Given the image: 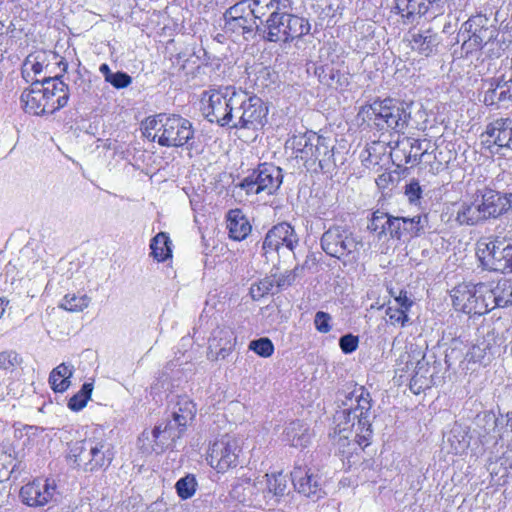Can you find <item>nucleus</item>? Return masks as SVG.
Instances as JSON below:
<instances>
[{
  "label": "nucleus",
  "instance_id": "f257e3e1",
  "mask_svg": "<svg viewBox=\"0 0 512 512\" xmlns=\"http://www.w3.org/2000/svg\"><path fill=\"white\" fill-rule=\"evenodd\" d=\"M371 402L370 393L363 386H355L345 395L342 401L344 408L334 415V438L340 453L351 454L357 446L369 445L374 418Z\"/></svg>",
  "mask_w": 512,
  "mask_h": 512
},
{
  "label": "nucleus",
  "instance_id": "f03ea898",
  "mask_svg": "<svg viewBox=\"0 0 512 512\" xmlns=\"http://www.w3.org/2000/svg\"><path fill=\"white\" fill-rule=\"evenodd\" d=\"M143 134L162 147L192 148L195 129L188 119L180 115L160 113L145 120Z\"/></svg>",
  "mask_w": 512,
  "mask_h": 512
},
{
  "label": "nucleus",
  "instance_id": "7ed1b4c3",
  "mask_svg": "<svg viewBox=\"0 0 512 512\" xmlns=\"http://www.w3.org/2000/svg\"><path fill=\"white\" fill-rule=\"evenodd\" d=\"M364 118L379 130L392 129L404 133L411 116L410 107L393 99L374 101L362 108Z\"/></svg>",
  "mask_w": 512,
  "mask_h": 512
},
{
  "label": "nucleus",
  "instance_id": "20e7f679",
  "mask_svg": "<svg viewBox=\"0 0 512 512\" xmlns=\"http://www.w3.org/2000/svg\"><path fill=\"white\" fill-rule=\"evenodd\" d=\"M498 36L497 21L485 14H476L465 21L459 32L458 41H462L461 50L465 56L481 50Z\"/></svg>",
  "mask_w": 512,
  "mask_h": 512
},
{
  "label": "nucleus",
  "instance_id": "39448f33",
  "mask_svg": "<svg viewBox=\"0 0 512 512\" xmlns=\"http://www.w3.org/2000/svg\"><path fill=\"white\" fill-rule=\"evenodd\" d=\"M307 19L289 12H271L264 24V38L270 42H290L310 32Z\"/></svg>",
  "mask_w": 512,
  "mask_h": 512
},
{
  "label": "nucleus",
  "instance_id": "423d86ee",
  "mask_svg": "<svg viewBox=\"0 0 512 512\" xmlns=\"http://www.w3.org/2000/svg\"><path fill=\"white\" fill-rule=\"evenodd\" d=\"M321 248L329 256L342 260L355 259L362 240L344 225H333L321 237Z\"/></svg>",
  "mask_w": 512,
  "mask_h": 512
},
{
  "label": "nucleus",
  "instance_id": "0eeeda50",
  "mask_svg": "<svg viewBox=\"0 0 512 512\" xmlns=\"http://www.w3.org/2000/svg\"><path fill=\"white\" fill-rule=\"evenodd\" d=\"M70 457L84 471L93 472L109 466L113 460V453L105 441L86 439L74 444Z\"/></svg>",
  "mask_w": 512,
  "mask_h": 512
},
{
  "label": "nucleus",
  "instance_id": "6e6552de",
  "mask_svg": "<svg viewBox=\"0 0 512 512\" xmlns=\"http://www.w3.org/2000/svg\"><path fill=\"white\" fill-rule=\"evenodd\" d=\"M282 181L283 173L280 167L272 163H262L242 180L239 187L248 195H257L262 192L272 195L280 188Z\"/></svg>",
  "mask_w": 512,
  "mask_h": 512
},
{
  "label": "nucleus",
  "instance_id": "1a4fd4ad",
  "mask_svg": "<svg viewBox=\"0 0 512 512\" xmlns=\"http://www.w3.org/2000/svg\"><path fill=\"white\" fill-rule=\"evenodd\" d=\"M477 255L483 266L491 271L512 273V240H490L478 246Z\"/></svg>",
  "mask_w": 512,
  "mask_h": 512
},
{
  "label": "nucleus",
  "instance_id": "9d476101",
  "mask_svg": "<svg viewBox=\"0 0 512 512\" xmlns=\"http://www.w3.org/2000/svg\"><path fill=\"white\" fill-rule=\"evenodd\" d=\"M298 243L299 238L294 228L286 222L279 223L273 226L264 238L263 256L267 262H275L281 252H293Z\"/></svg>",
  "mask_w": 512,
  "mask_h": 512
},
{
  "label": "nucleus",
  "instance_id": "9b49d317",
  "mask_svg": "<svg viewBox=\"0 0 512 512\" xmlns=\"http://www.w3.org/2000/svg\"><path fill=\"white\" fill-rule=\"evenodd\" d=\"M234 91L235 87L233 86L204 91L200 100L203 116L209 122L224 126V121L228 115L227 110L232 100L230 96Z\"/></svg>",
  "mask_w": 512,
  "mask_h": 512
},
{
  "label": "nucleus",
  "instance_id": "f8f14e48",
  "mask_svg": "<svg viewBox=\"0 0 512 512\" xmlns=\"http://www.w3.org/2000/svg\"><path fill=\"white\" fill-rule=\"evenodd\" d=\"M188 426L186 423L176 422L175 417L169 415L162 423L155 426L151 433L144 431L139 441L149 440L151 435L153 438L151 449L159 454L172 447L184 435Z\"/></svg>",
  "mask_w": 512,
  "mask_h": 512
},
{
  "label": "nucleus",
  "instance_id": "ddd939ff",
  "mask_svg": "<svg viewBox=\"0 0 512 512\" xmlns=\"http://www.w3.org/2000/svg\"><path fill=\"white\" fill-rule=\"evenodd\" d=\"M482 102L494 110L512 106V75L501 74L484 81Z\"/></svg>",
  "mask_w": 512,
  "mask_h": 512
},
{
  "label": "nucleus",
  "instance_id": "4468645a",
  "mask_svg": "<svg viewBox=\"0 0 512 512\" xmlns=\"http://www.w3.org/2000/svg\"><path fill=\"white\" fill-rule=\"evenodd\" d=\"M239 441L228 434L216 440L210 448L208 461L218 472H225L238 464Z\"/></svg>",
  "mask_w": 512,
  "mask_h": 512
},
{
  "label": "nucleus",
  "instance_id": "2eb2a0df",
  "mask_svg": "<svg viewBox=\"0 0 512 512\" xmlns=\"http://www.w3.org/2000/svg\"><path fill=\"white\" fill-rule=\"evenodd\" d=\"M56 489L53 480L37 478L23 485L19 496L21 501L29 507H42L53 500Z\"/></svg>",
  "mask_w": 512,
  "mask_h": 512
},
{
  "label": "nucleus",
  "instance_id": "dca6fc26",
  "mask_svg": "<svg viewBox=\"0 0 512 512\" xmlns=\"http://www.w3.org/2000/svg\"><path fill=\"white\" fill-rule=\"evenodd\" d=\"M268 107L264 101L246 92V101L242 112V121L233 124L235 129L258 130L267 122Z\"/></svg>",
  "mask_w": 512,
  "mask_h": 512
},
{
  "label": "nucleus",
  "instance_id": "f3484780",
  "mask_svg": "<svg viewBox=\"0 0 512 512\" xmlns=\"http://www.w3.org/2000/svg\"><path fill=\"white\" fill-rule=\"evenodd\" d=\"M478 189L467 199L453 205L455 221L460 226H476L486 222Z\"/></svg>",
  "mask_w": 512,
  "mask_h": 512
},
{
  "label": "nucleus",
  "instance_id": "a211bd4d",
  "mask_svg": "<svg viewBox=\"0 0 512 512\" xmlns=\"http://www.w3.org/2000/svg\"><path fill=\"white\" fill-rule=\"evenodd\" d=\"M486 221L512 210V193H501L488 187L478 189Z\"/></svg>",
  "mask_w": 512,
  "mask_h": 512
},
{
  "label": "nucleus",
  "instance_id": "6ab92c4d",
  "mask_svg": "<svg viewBox=\"0 0 512 512\" xmlns=\"http://www.w3.org/2000/svg\"><path fill=\"white\" fill-rule=\"evenodd\" d=\"M291 478L294 488L313 501L321 499L326 494L323 489L322 478L310 469L305 470L304 468L297 467L291 473Z\"/></svg>",
  "mask_w": 512,
  "mask_h": 512
},
{
  "label": "nucleus",
  "instance_id": "aec40b11",
  "mask_svg": "<svg viewBox=\"0 0 512 512\" xmlns=\"http://www.w3.org/2000/svg\"><path fill=\"white\" fill-rule=\"evenodd\" d=\"M478 296V284L462 283L451 291L454 308L469 315H478V310L482 308Z\"/></svg>",
  "mask_w": 512,
  "mask_h": 512
},
{
  "label": "nucleus",
  "instance_id": "412c9836",
  "mask_svg": "<svg viewBox=\"0 0 512 512\" xmlns=\"http://www.w3.org/2000/svg\"><path fill=\"white\" fill-rule=\"evenodd\" d=\"M41 84L45 92L48 114H53L66 106L69 99V88L60 79V76L45 78L41 81Z\"/></svg>",
  "mask_w": 512,
  "mask_h": 512
},
{
  "label": "nucleus",
  "instance_id": "4be33fe9",
  "mask_svg": "<svg viewBox=\"0 0 512 512\" xmlns=\"http://www.w3.org/2000/svg\"><path fill=\"white\" fill-rule=\"evenodd\" d=\"M236 336L228 326L217 327L209 339L208 358L212 360L225 359L233 350Z\"/></svg>",
  "mask_w": 512,
  "mask_h": 512
},
{
  "label": "nucleus",
  "instance_id": "5701e85b",
  "mask_svg": "<svg viewBox=\"0 0 512 512\" xmlns=\"http://www.w3.org/2000/svg\"><path fill=\"white\" fill-rule=\"evenodd\" d=\"M421 220L420 215L411 218L389 216L386 220L387 232L392 238L396 239L416 237L423 229Z\"/></svg>",
  "mask_w": 512,
  "mask_h": 512
},
{
  "label": "nucleus",
  "instance_id": "b1692460",
  "mask_svg": "<svg viewBox=\"0 0 512 512\" xmlns=\"http://www.w3.org/2000/svg\"><path fill=\"white\" fill-rule=\"evenodd\" d=\"M486 135L499 148L512 151V118L509 116L494 119L486 126Z\"/></svg>",
  "mask_w": 512,
  "mask_h": 512
},
{
  "label": "nucleus",
  "instance_id": "393cba45",
  "mask_svg": "<svg viewBox=\"0 0 512 512\" xmlns=\"http://www.w3.org/2000/svg\"><path fill=\"white\" fill-rule=\"evenodd\" d=\"M441 0H395V9L404 19V23L412 24L417 18L425 15L433 5Z\"/></svg>",
  "mask_w": 512,
  "mask_h": 512
},
{
  "label": "nucleus",
  "instance_id": "a878e982",
  "mask_svg": "<svg viewBox=\"0 0 512 512\" xmlns=\"http://www.w3.org/2000/svg\"><path fill=\"white\" fill-rule=\"evenodd\" d=\"M21 102L27 113L33 115L48 114L45 92L41 81H35L31 84L29 89H26L21 94Z\"/></svg>",
  "mask_w": 512,
  "mask_h": 512
},
{
  "label": "nucleus",
  "instance_id": "bb28decb",
  "mask_svg": "<svg viewBox=\"0 0 512 512\" xmlns=\"http://www.w3.org/2000/svg\"><path fill=\"white\" fill-rule=\"evenodd\" d=\"M317 134L309 131L303 134L293 135L287 142L286 148L292 150V154L296 159L309 163L313 155V146Z\"/></svg>",
  "mask_w": 512,
  "mask_h": 512
},
{
  "label": "nucleus",
  "instance_id": "cd10ccee",
  "mask_svg": "<svg viewBox=\"0 0 512 512\" xmlns=\"http://www.w3.org/2000/svg\"><path fill=\"white\" fill-rule=\"evenodd\" d=\"M319 164L321 169H330L336 166V159L334 155V146L328 138L317 135L314 146L313 155L310 164Z\"/></svg>",
  "mask_w": 512,
  "mask_h": 512
},
{
  "label": "nucleus",
  "instance_id": "c85d7f7f",
  "mask_svg": "<svg viewBox=\"0 0 512 512\" xmlns=\"http://www.w3.org/2000/svg\"><path fill=\"white\" fill-rule=\"evenodd\" d=\"M229 237L236 241L244 240L251 232V225L240 209H233L227 215Z\"/></svg>",
  "mask_w": 512,
  "mask_h": 512
},
{
  "label": "nucleus",
  "instance_id": "c756f323",
  "mask_svg": "<svg viewBox=\"0 0 512 512\" xmlns=\"http://www.w3.org/2000/svg\"><path fill=\"white\" fill-rule=\"evenodd\" d=\"M285 440L296 448L306 447L311 440V433L306 423L296 420L287 425L284 430Z\"/></svg>",
  "mask_w": 512,
  "mask_h": 512
},
{
  "label": "nucleus",
  "instance_id": "7c9ffc66",
  "mask_svg": "<svg viewBox=\"0 0 512 512\" xmlns=\"http://www.w3.org/2000/svg\"><path fill=\"white\" fill-rule=\"evenodd\" d=\"M74 368L71 365L61 363L55 367L49 375V383L54 392L63 393L65 392L71 382L70 378L73 376Z\"/></svg>",
  "mask_w": 512,
  "mask_h": 512
},
{
  "label": "nucleus",
  "instance_id": "2f4dec72",
  "mask_svg": "<svg viewBox=\"0 0 512 512\" xmlns=\"http://www.w3.org/2000/svg\"><path fill=\"white\" fill-rule=\"evenodd\" d=\"M196 405L186 396L179 397L172 407L170 415L175 417L176 422L190 425L196 416Z\"/></svg>",
  "mask_w": 512,
  "mask_h": 512
},
{
  "label": "nucleus",
  "instance_id": "473e14b6",
  "mask_svg": "<svg viewBox=\"0 0 512 512\" xmlns=\"http://www.w3.org/2000/svg\"><path fill=\"white\" fill-rule=\"evenodd\" d=\"M230 96L231 102L227 110V117L224 121V126L234 128L233 124L236 121H242V112L246 101V91L235 88V91Z\"/></svg>",
  "mask_w": 512,
  "mask_h": 512
},
{
  "label": "nucleus",
  "instance_id": "72a5a7b5",
  "mask_svg": "<svg viewBox=\"0 0 512 512\" xmlns=\"http://www.w3.org/2000/svg\"><path fill=\"white\" fill-rule=\"evenodd\" d=\"M410 42L413 50L425 56H429L438 44L436 34L431 33L430 30L414 32Z\"/></svg>",
  "mask_w": 512,
  "mask_h": 512
},
{
  "label": "nucleus",
  "instance_id": "f704fd0d",
  "mask_svg": "<svg viewBox=\"0 0 512 512\" xmlns=\"http://www.w3.org/2000/svg\"><path fill=\"white\" fill-rule=\"evenodd\" d=\"M267 491L264 498L272 499L274 497L284 496L288 488L287 476L283 473L266 474Z\"/></svg>",
  "mask_w": 512,
  "mask_h": 512
},
{
  "label": "nucleus",
  "instance_id": "c9c22d12",
  "mask_svg": "<svg viewBox=\"0 0 512 512\" xmlns=\"http://www.w3.org/2000/svg\"><path fill=\"white\" fill-rule=\"evenodd\" d=\"M171 241L165 232L158 233L150 244L152 256L159 262H163L172 255Z\"/></svg>",
  "mask_w": 512,
  "mask_h": 512
},
{
  "label": "nucleus",
  "instance_id": "e433bc0d",
  "mask_svg": "<svg viewBox=\"0 0 512 512\" xmlns=\"http://www.w3.org/2000/svg\"><path fill=\"white\" fill-rule=\"evenodd\" d=\"M224 28L226 31H230L239 35L252 33L254 28L259 30V26L257 25L256 19L253 16L235 19H224Z\"/></svg>",
  "mask_w": 512,
  "mask_h": 512
},
{
  "label": "nucleus",
  "instance_id": "4c0bfd02",
  "mask_svg": "<svg viewBox=\"0 0 512 512\" xmlns=\"http://www.w3.org/2000/svg\"><path fill=\"white\" fill-rule=\"evenodd\" d=\"M478 292L479 304H482V308L478 310V315H483L494 308H498V306H496V296L493 288L490 289L487 285L479 283Z\"/></svg>",
  "mask_w": 512,
  "mask_h": 512
},
{
  "label": "nucleus",
  "instance_id": "58836bf2",
  "mask_svg": "<svg viewBox=\"0 0 512 512\" xmlns=\"http://www.w3.org/2000/svg\"><path fill=\"white\" fill-rule=\"evenodd\" d=\"M90 304V298L87 295L77 296L76 294H67L61 301L60 307L71 312H80Z\"/></svg>",
  "mask_w": 512,
  "mask_h": 512
},
{
  "label": "nucleus",
  "instance_id": "ea45409f",
  "mask_svg": "<svg viewBox=\"0 0 512 512\" xmlns=\"http://www.w3.org/2000/svg\"><path fill=\"white\" fill-rule=\"evenodd\" d=\"M256 483H252L250 479H241L232 488L233 497L240 502L253 501L252 496L255 494Z\"/></svg>",
  "mask_w": 512,
  "mask_h": 512
},
{
  "label": "nucleus",
  "instance_id": "a19ab883",
  "mask_svg": "<svg viewBox=\"0 0 512 512\" xmlns=\"http://www.w3.org/2000/svg\"><path fill=\"white\" fill-rule=\"evenodd\" d=\"M496 296V306L505 308L512 305V284L509 281H500L493 288Z\"/></svg>",
  "mask_w": 512,
  "mask_h": 512
},
{
  "label": "nucleus",
  "instance_id": "79ce46f5",
  "mask_svg": "<svg viewBox=\"0 0 512 512\" xmlns=\"http://www.w3.org/2000/svg\"><path fill=\"white\" fill-rule=\"evenodd\" d=\"M93 391L92 383H84L80 391H78L75 395H73L68 402V407L72 411H80L82 410L87 401L90 399Z\"/></svg>",
  "mask_w": 512,
  "mask_h": 512
},
{
  "label": "nucleus",
  "instance_id": "37998d69",
  "mask_svg": "<svg viewBox=\"0 0 512 512\" xmlns=\"http://www.w3.org/2000/svg\"><path fill=\"white\" fill-rule=\"evenodd\" d=\"M402 145L409 147V152L405 155V163L415 165L421 162L422 158L427 153V149H423L422 142L416 139H407L406 142H402Z\"/></svg>",
  "mask_w": 512,
  "mask_h": 512
},
{
  "label": "nucleus",
  "instance_id": "c03bdc74",
  "mask_svg": "<svg viewBox=\"0 0 512 512\" xmlns=\"http://www.w3.org/2000/svg\"><path fill=\"white\" fill-rule=\"evenodd\" d=\"M197 482L193 475L188 474L180 478L175 485L178 496L181 499L191 498L196 491Z\"/></svg>",
  "mask_w": 512,
  "mask_h": 512
},
{
  "label": "nucleus",
  "instance_id": "a18cd8bd",
  "mask_svg": "<svg viewBox=\"0 0 512 512\" xmlns=\"http://www.w3.org/2000/svg\"><path fill=\"white\" fill-rule=\"evenodd\" d=\"M470 359L474 362L485 363L493 356L492 348L486 341H481L472 346L469 352Z\"/></svg>",
  "mask_w": 512,
  "mask_h": 512
},
{
  "label": "nucleus",
  "instance_id": "49530a36",
  "mask_svg": "<svg viewBox=\"0 0 512 512\" xmlns=\"http://www.w3.org/2000/svg\"><path fill=\"white\" fill-rule=\"evenodd\" d=\"M252 16L251 3L249 0H241L229 7L223 14L224 19L242 18Z\"/></svg>",
  "mask_w": 512,
  "mask_h": 512
},
{
  "label": "nucleus",
  "instance_id": "de8ad7c7",
  "mask_svg": "<svg viewBox=\"0 0 512 512\" xmlns=\"http://www.w3.org/2000/svg\"><path fill=\"white\" fill-rule=\"evenodd\" d=\"M249 349L255 352L257 355L267 358L273 354L274 345L269 338L262 337L251 341L249 343Z\"/></svg>",
  "mask_w": 512,
  "mask_h": 512
},
{
  "label": "nucleus",
  "instance_id": "09e8293b",
  "mask_svg": "<svg viewBox=\"0 0 512 512\" xmlns=\"http://www.w3.org/2000/svg\"><path fill=\"white\" fill-rule=\"evenodd\" d=\"M22 362L21 357L15 351L0 352V369L5 371H13Z\"/></svg>",
  "mask_w": 512,
  "mask_h": 512
},
{
  "label": "nucleus",
  "instance_id": "8fccbe9b",
  "mask_svg": "<svg viewBox=\"0 0 512 512\" xmlns=\"http://www.w3.org/2000/svg\"><path fill=\"white\" fill-rule=\"evenodd\" d=\"M407 312L408 311L398 307L388 306L385 313L388 316L390 324L404 327L409 322Z\"/></svg>",
  "mask_w": 512,
  "mask_h": 512
},
{
  "label": "nucleus",
  "instance_id": "3c124183",
  "mask_svg": "<svg viewBox=\"0 0 512 512\" xmlns=\"http://www.w3.org/2000/svg\"><path fill=\"white\" fill-rule=\"evenodd\" d=\"M390 215L387 213L381 212V211H375L372 214V218L370 221V224L368 225V229L371 231H377L378 229H381L379 232V236L386 233L387 231V225L386 220Z\"/></svg>",
  "mask_w": 512,
  "mask_h": 512
},
{
  "label": "nucleus",
  "instance_id": "603ef678",
  "mask_svg": "<svg viewBox=\"0 0 512 512\" xmlns=\"http://www.w3.org/2000/svg\"><path fill=\"white\" fill-rule=\"evenodd\" d=\"M476 425L484 428L483 433L479 432V437H484L486 434L490 433L491 430L495 429V427H496L495 416L491 415V414L477 415Z\"/></svg>",
  "mask_w": 512,
  "mask_h": 512
},
{
  "label": "nucleus",
  "instance_id": "864d4df0",
  "mask_svg": "<svg viewBox=\"0 0 512 512\" xmlns=\"http://www.w3.org/2000/svg\"><path fill=\"white\" fill-rule=\"evenodd\" d=\"M273 284L270 280L264 279L255 283L250 288V293L253 299H260L272 290Z\"/></svg>",
  "mask_w": 512,
  "mask_h": 512
},
{
  "label": "nucleus",
  "instance_id": "5fc2aeb1",
  "mask_svg": "<svg viewBox=\"0 0 512 512\" xmlns=\"http://www.w3.org/2000/svg\"><path fill=\"white\" fill-rule=\"evenodd\" d=\"M108 83L116 89H123L132 83V77L125 72L117 71L114 72Z\"/></svg>",
  "mask_w": 512,
  "mask_h": 512
},
{
  "label": "nucleus",
  "instance_id": "6e6d98bb",
  "mask_svg": "<svg viewBox=\"0 0 512 512\" xmlns=\"http://www.w3.org/2000/svg\"><path fill=\"white\" fill-rule=\"evenodd\" d=\"M358 343V337L352 334H346L339 340L340 348L345 354L354 352L358 347Z\"/></svg>",
  "mask_w": 512,
  "mask_h": 512
},
{
  "label": "nucleus",
  "instance_id": "4d7b16f0",
  "mask_svg": "<svg viewBox=\"0 0 512 512\" xmlns=\"http://www.w3.org/2000/svg\"><path fill=\"white\" fill-rule=\"evenodd\" d=\"M330 320H331V317L328 313L323 312V311H318L315 314V318H314V324H315L316 329L321 333L329 332L331 329L330 324H329Z\"/></svg>",
  "mask_w": 512,
  "mask_h": 512
},
{
  "label": "nucleus",
  "instance_id": "13d9d810",
  "mask_svg": "<svg viewBox=\"0 0 512 512\" xmlns=\"http://www.w3.org/2000/svg\"><path fill=\"white\" fill-rule=\"evenodd\" d=\"M421 187L418 181L412 180L405 187V194L410 203H416L421 198Z\"/></svg>",
  "mask_w": 512,
  "mask_h": 512
},
{
  "label": "nucleus",
  "instance_id": "bf43d9fd",
  "mask_svg": "<svg viewBox=\"0 0 512 512\" xmlns=\"http://www.w3.org/2000/svg\"><path fill=\"white\" fill-rule=\"evenodd\" d=\"M398 308L409 311L413 305V301L407 296V291L401 290L399 295L395 297Z\"/></svg>",
  "mask_w": 512,
  "mask_h": 512
},
{
  "label": "nucleus",
  "instance_id": "052dcab7",
  "mask_svg": "<svg viewBox=\"0 0 512 512\" xmlns=\"http://www.w3.org/2000/svg\"><path fill=\"white\" fill-rule=\"evenodd\" d=\"M291 9L290 0H274L272 1V12H288Z\"/></svg>",
  "mask_w": 512,
  "mask_h": 512
},
{
  "label": "nucleus",
  "instance_id": "680f3d73",
  "mask_svg": "<svg viewBox=\"0 0 512 512\" xmlns=\"http://www.w3.org/2000/svg\"><path fill=\"white\" fill-rule=\"evenodd\" d=\"M295 280L292 277V274L287 273L286 275H283L279 277L277 280V286L278 287H284L291 285Z\"/></svg>",
  "mask_w": 512,
  "mask_h": 512
},
{
  "label": "nucleus",
  "instance_id": "e2e57ef3",
  "mask_svg": "<svg viewBox=\"0 0 512 512\" xmlns=\"http://www.w3.org/2000/svg\"><path fill=\"white\" fill-rule=\"evenodd\" d=\"M99 71L103 75L106 82H108L111 76L114 74V72H112L109 66L105 63L100 66Z\"/></svg>",
  "mask_w": 512,
  "mask_h": 512
},
{
  "label": "nucleus",
  "instance_id": "0e129e2a",
  "mask_svg": "<svg viewBox=\"0 0 512 512\" xmlns=\"http://www.w3.org/2000/svg\"><path fill=\"white\" fill-rule=\"evenodd\" d=\"M319 79H320V82L324 83L325 85H328V86H332L333 84V80H334V74H333V71L331 70V73L329 76L327 75H324L322 77L321 74H319Z\"/></svg>",
  "mask_w": 512,
  "mask_h": 512
},
{
  "label": "nucleus",
  "instance_id": "69168bd1",
  "mask_svg": "<svg viewBox=\"0 0 512 512\" xmlns=\"http://www.w3.org/2000/svg\"><path fill=\"white\" fill-rule=\"evenodd\" d=\"M307 261L302 266H296L292 271L289 272V274H292L293 279L295 280L296 277L300 276L304 270V268L307 265Z\"/></svg>",
  "mask_w": 512,
  "mask_h": 512
},
{
  "label": "nucleus",
  "instance_id": "338daca9",
  "mask_svg": "<svg viewBox=\"0 0 512 512\" xmlns=\"http://www.w3.org/2000/svg\"><path fill=\"white\" fill-rule=\"evenodd\" d=\"M9 395L8 387L0 384V401H3Z\"/></svg>",
  "mask_w": 512,
  "mask_h": 512
},
{
  "label": "nucleus",
  "instance_id": "774afa93",
  "mask_svg": "<svg viewBox=\"0 0 512 512\" xmlns=\"http://www.w3.org/2000/svg\"><path fill=\"white\" fill-rule=\"evenodd\" d=\"M418 373H416L410 380V388L414 390V388L418 385L419 382Z\"/></svg>",
  "mask_w": 512,
  "mask_h": 512
}]
</instances>
